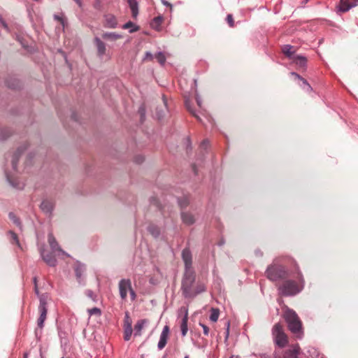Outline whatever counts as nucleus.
I'll return each instance as SVG.
<instances>
[{"mask_svg": "<svg viewBox=\"0 0 358 358\" xmlns=\"http://www.w3.org/2000/svg\"><path fill=\"white\" fill-rule=\"evenodd\" d=\"M296 279H284L277 287L278 294L282 296H294L299 294L305 287V279L299 267H296Z\"/></svg>", "mask_w": 358, "mask_h": 358, "instance_id": "nucleus-1", "label": "nucleus"}, {"mask_svg": "<svg viewBox=\"0 0 358 358\" xmlns=\"http://www.w3.org/2000/svg\"><path fill=\"white\" fill-rule=\"evenodd\" d=\"M195 280L196 274L194 271H185L180 288L185 298L193 299L206 291V287L203 284H198L196 287H194Z\"/></svg>", "mask_w": 358, "mask_h": 358, "instance_id": "nucleus-2", "label": "nucleus"}, {"mask_svg": "<svg viewBox=\"0 0 358 358\" xmlns=\"http://www.w3.org/2000/svg\"><path fill=\"white\" fill-rule=\"evenodd\" d=\"M284 318L287 323L289 330L299 338L303 334L302 323L294 310L287 308L285 311Z\"/></svg>", "mask_w": 358, "mask_h": 358, "instance_id": "nucleus-3", "label": "nucleus"}, {"mask_svg": "<svg viewBox=\"0 0 358 358\" xmlns=\"http://www.w3.org/2000/svg\"><path fill=\"white\" fill-rule=\"evenodd\" d=\"M265 275L269 280L276 282L288 278L289 271L285 266L273 262L267 266Z\"/></svg>", "mask_w": 358, "mask_h": 358, "instance_id": "nucleus-4", "label": "nucleus"}, {"mask_svg": "<svg viewBox=\"0 0 358 358\" xmlns=\"http://www.w3.org/2000/svg\"><path fill=\"white\" fill-rule=\"evenodd\" d=\"M119 292L120 298L122 301H126L127 293L129 292L131 301L136 299V294L131 286V282L129 279H122L118 284Z\"/></svg>", "mask_w": 358, "mask_h": 358, "instance_id": "nucleus-5", "label": "nucleus"}, {"mask_svg": "<svg viewBox=\"0 0 358 358\" xmlns=\"http://www.w3.org/2000/svg\"><path fill=\"white\" fill-rule=\"evenodd\" d=\"M272 334L275 343L280 348H284L288 343L287 335L283 331L282 326L280 323L275 324L272 329Z\"/></svg>", "mask_w": 358, "mask_h": 358, "instance_id": "nucleus-6", "label": "nucleus"}, {"mask_svg": "<svg viewBox=\"0 0 358 358\" xmlns=\"http://www.w3.org/2000/svg\"><path fill=\"white\" fill-rule=\"evenodd\" d=\"M47 299L48 296L46 294H41L39 297V306L38 310L40 315L37 320V325L40 329L43 328L44 322L47 317Z\"/></svg>", "mask_w": 358, "mask_h": 358, "instance_id": "nucleus-7", "label": "nucleus"}, {"mask_svg": "<svg viewBox=\"0 0 358 358\" xmlns=\"http://www.w3.org/2000/svg\"><path fill=\"white\" fill-rule=\"evenodd\" d=\"M182 259L185 264V271H194L192 268V255L188 248H185L182 251Z\"/></svg>", "mask_w": 358, "mask_h": 358, "instance_id": "nucleus-8", "label": "nucleus"}, {"mask_svg": "<svg viewBox=\"0 0 358 358\" xmlns=\"http://www.w3.org/2000/svg\"><path fill=\"white\" fill-rule=\"evenodd\" d=\"M170 329L168 325H165L161 332L159 336V341L157 344V348L159 350L164 349L167 344V341L169 337Z\"/></svg>", "mask_w": 358, "mask_h": 358, "instance_id": "nucleus-9", "label": "nucleus"}, {"mask_svg": "<svg viewBox=\"0 0 358 358\" xmlns=\"http://www.w3.org/2000/svg\"><path fill=\"white\" fill-rule=\"evenodd\" d=\"M358 5V0H340L338 10L340 12L345 13L350 8Z\"/></svg>", "mask_w": 358, "mask_h": 358, "instance_id": "nucleus-10", "label": "nucleus"}, {"mask_svg": "<svg viewBox=\"0 0 358 358\" xmlns=\"http://www.w3.org/2000/svg\"><path fill=\"white\" fill-rule=\"evenodd\" d=\"M41 255L43 259V261L50 266H55L57 264V259L52 252H46L45 250L43 248L40 249Z\"/></svg>", "mask_w": 358, "mask_h": 358, "instance_id": "nucleus-11", "label": "nucleus"}, {"mask_svg": "<svg viewBox=\"0 0 358 358\" xmlns=\"http://www.w3.org/2000/svg\"><path fill=\"white\" fill-rule=\"evenodd\" d=\"M300 347L299 344L292 345L289 349L285 351L284 358H299L300 353Z\"/></svg>", "mask_w": 358, "mask_h": 358, "instance_id": "nucleus-12", "label": "nucleus"}, {"mask_svg": "<svg viewBox=\"0 0 358 358\" xmlns=\"http://www.w3.org/2000/svg\"><path fill=\"white\" fill-rule=\"evenodd\" d=\"M104 27L106 28L114 29L117 27V21L115 15L106 14L104 15Z\"/></svg>", "mask_w": 358, "mask_h": 358, "instance_id": "nucleus-13", "label": "nucleus"}, {"mask_svg": "<svg viewBox=\"0 0 358 358\" xmlns=\"http://www.w3.org/2000/svg\"><path fill=\"white\" fill-rule=\"evenodd\" d=\"M75 273L76 279L80 284L83 283V275L86 270L85 266L81 263H78L75 266Z\"/></svg>", "mask_w": 358, "mask_h": 358, "instance_id": "nucleus-14", "label": "nucleus"}, {"mask_svg": "<svg viewBox=\"0 0 358 358\" xmlns=\"http://www.w3.org/2000/svg\"><path fill=\"white\" fill-rule=\"evenodd\" d=\"M94 43L96 46L99 57H102L105 55L106 50L105 43L98 37L94 38Z\"/></svg>", "mask_w": 358, "mask_h": 358, "instance_id": "nucleus-15", "label": "nucleus"}, {"mask_svg": "<svg viewBox=\"0 0 358 358\" xmlns=\"http://www.w3.org/2000/svg\"><path fill=\"white\" fill-rule=\"evenodd\" d=\"M48 243L50 244L51 249L53 251H58L61 252L62 254H66L65 252L61 249L55 238L52 234H48Z\"/></svg>", "mask_w": 358, "mask_h": 358, "instance_id": "nucleus-16", "label": "nucleus"}, {"mask_svg": "<svg viewBox=\"0 0 358 358\" xmlns=\"http://www.w3.org/2000/svg\"><path fill=\"white\" fill-rule=\"evenodd\" d=\"M187 322H188V311L187 309H185V315L182 317L180 323V329H181V334L182 336H185L187 331H188V327H187Z\"/></svg>", "mask_w": 358, "mask_h": 358, "instance_id": "nucleus-17", "label": "nucleus"}, {"mask_svg": "<svg viewBox=\"0 0 358 358\" xmlns=\"http://www.w3.org/2000/svg\"><path fill=\"white\" fill-rule=\"evenodd\" d=\"M27 149V147L19 148L13 154L12 157V166L14 170H16L18 160L22 152Z\"/></svg>", "mask_w": 358, "mask_h": 358, "instance_id": "nucleus-18", "label": "nucleus"}, {"mask_svg": "<svg viewBox=\"0 0 358 358\" xmlns=\"http://www.w3.org/2000/svg\"><path fill=\"white\" fill-rule=\"evenodd\" d=\"M148 322V320L146 319L139 320L137 321L136 324L134 326V336H141V331L143 329L144 326Z\"/></svg>", "mask_w": 358, "mask_h": 358, "instance_id": "nucleus-19", "label": "nucleus"}, {"mask_svg": "<svg viewBox=\"0 0 358 358\" xmlns=\"http://www.w3.org/2000/svg\"><path fill=\"white\" fill-rule=\"evenodd\" d=\"M131 11L134 18H136L138 15V3L136 0H127Z\"/></svg>", "mask_w": 358, "mask_h": 358, "instance_id": "nucleus-20", "label": "nucleus"}, {"mask_svg": "<svg viewBox=\"0 0 358 358\" xmlns=\"http://www.w3.org/2000/svg\"><path fill=\"white\" fill-rule=\"evenodd\" d=\"M292 62L297 66L301 68H304L307 64V59L306 57L302 55H296L292 59Z\"/></svg>", "mask_w": 358, "mask_h": 358, "instance_id": "nucleus-21", "label": "nucleus"}, {"mask_svg": "<svg viewBox=\"0 0 358 358\" xmlns=\"http://www.w3.org/2000/svg\"><path fill=\"white\" fill-rule=\"evenodd\" d=\"M163 20L164 18L161 15L154 17L152 22H150L151 27L157 31H159Z\"/></svg>", "mask_w": 358, "mask_h": 358, "instance_id": "nucleus-22", "label": "nucleus"}, {"mask_svg": "<svg viewBox=\"0 0 358 358\" xmlns=\"http://www.w3.org/2000/svg\"><path fill=\"white\" fill-rule=\"evenodd\" d=\"M41 209L45 213H51L53 210V204L52 202L45 200L41 203Z\"/></svg>", "mask_w": 358, "mask_h": 358, "instance_id": "nucleus-23", "label": "nucleus"}, {"mask_svg": "<svg viewBox=\"0 0 358 358\" xmlns=\"http://www.w3.org/2000/svg\"><path fill=\"white\" fill-rule=\"evenodd\" d=\"M293 46L291 45H285L282 48V52L283 54L289 59H292L295 55H294V52L292 51Z\"/></svg>", "mask_w": 358, "mask_h": 358, "instance_id": "nucleus-24", "label": "nucleus"}, {"mask_svg": "<svg viewBox=\"0 0 358 358\" xmlns=\"http://www.w3.org/2000/svg\"><path fill=\"white\" fill-rule=\"evenodd\" d=\"M6 84L8 86V87L13 90L18 89L20 87V80L15 78H10V79H8L6 81Z\"/></svg>", "mask_w": 358, "mask_h": 358, "instance_id": "nucleus-25", "label": "nucleus"}, {"mask_svg": "<svg viewBox=\"0 0 358 358\" xmlns=\"http://www.w3.org/2000/svg\"><path fill=\"white\" fill-rule=\"evenodd\" d=\"M181 218L182 222L187 225H191L194 222V218L193 215L189 213H182Z\"/></svg>", "mask_w": 358, "mask_h": 358, "instance_id": "nucleus-26", "label": "nucleus"}, {"mask_svg": "<svg viewBox=\"0 0 358 358\" xmlns=\"http://www.w3.org/2000/svg\"><path fill=\"white\" fill-rule=\"evenodd\" d=\"M122 28L124 29H129V32L131 34L138 31L140 29L138 25L132 22L131 21H129L124 24H123Z\"/></svg>", "mask_w": 358, "mask_h": 358, "instance_id": "nucleus-27", "label": "nucleus"}, {"mask_svg": "<svg viewBox=\"0 0 358 358\" xmlns=\"http://www.w3.org/2000/svg\"><path fill=\"white\" fill-rule=\"evenodd\" d=\"M102 38L106 40L114 41L121 38L122 36L115 32H106L102 34Z\"/></svg>", "mask_w": 358, "mask_h": 358, "instance_id": "nucleus-28", "label": "nucleus"}, {"mask_svg": "<svg viewBox=\"0 0 358 358\" xmlns=\"http://www.w3.org/2000/svg\"><path fill=\"white\" fill-rule=\"evenodd\" d=\"M147 229L148 231L155 238H157L160 234L159 228L154 224H150L148 227Z\"/></svg>", "mask_w": 358, "mask_h": 358, "instance_id": "nucleus-29", "label": "nucleus"}, {"mask_svg": "<svg viewBox=\"0 0 358 358\" xmlns=\"http://www.w3.org/2000/svg\"><path fill=\"white\" fill-rule=\"evenodd\" d=\"M6 178L9 183L17 189H22L24 187V183L20 181H15V180H13L9 174L6 173Z\"/></svg>", "mask_w": 358, "mask_h": 358, "instance_id": "nucleus-30", "label": "nucleus"}, {"mask_svg": "<svg viewBox=\"0 0 358 358\" xmlns=\"http://www.w3.org/2000/svg\"><path fill=\"white\" fill-rule=\"evenodd\" d=\"M132 334L131 324H129L124 327V339L127 341H129Z\"/></svg>", "mask_w": 358, "mask_h": 358, "instance_id": "nucleus-31", "label": "nucleus"}, {"mask_svg": "<svg viewBox=\"0 0 358 358\" xmlns=\"http://www.w3.org/2000/svg\"><path fill=\"white\" fill-rule=\"evenodd\" d=\"M220 315V310L218 308H212L210 310V320L213 322H216Z\"/></svg>", "mask_w": 358, "mask_h": 358, "instance_id": "nucleus-32", "label": "nucleus"}, {"mask_svg": "<svg viewBox=\"0 0 358 358\" xmlns=\"http://www.w3.org/2000/svg\"><path fill=\"white\" fill-rule=\"evenodd\" d=\"M53 17L55 20L58 21L62 25V27L64 28V27L66 24V20L64 17V13H61L59 15L55 14L53 15Z\"/></svg>", "mask_w": 358, "mask_h": 358, "instance_id": "nucleus-33", "label": "nucleus"}, {"mask_svg": "<svg viewBox=\"0 0 358 358\" xmlns=\"http://www.w3.org/2000/svg\"><path fill=\"white\" fill-rule=\"evenodd\" d=\"M155 58L157 60V62L162 65L164 66L166 62V57L162 52H158L155 55Z\"/></svg>", "mask_w": 358, "mask_h": 358, "instance_id": "nucleus-34", "label": "nucleus"}, {"mask_svg": "<svg viewBox=\"0 0 358 358\" xmlns=\"http://www.w3.org/2000/svg\"><path fill=\"white\" fill-rule=\"evenodd\" d=\"M8 234L10 236V241L13 244H16L18 247H20V243L19 242V240H18V237H17V235L12 231H10L8 232Z\"/></svg>", "mask_w": 358, "mask_h": 358, "instance_id": "nucleus-35", "label": "nucleus"}, {"mask_svg": "<svg viewBox=\"0 0 358 358\" xmlns=\"http://www.w3.org/2000/svg\"><path fill=\"white\" fill-rule=\"evenodd\" d=\"M8 217H9L10 220H12L14 224H15L17 226L20 227L21 225V222L20 221V219L15 215V213H10L8 214Z\"/></svg>", "mask_w": 358, "mask_h": 358, "instance_id": "nucleus-36", "label": "nucleus"}, {"mask_svg": "<svg viewBox=\"0 0 358 358\" xmlns=\"http://www.w3.org/2000/svg\"><path fill=\"white\" fill-rule=\"evenodd\" d=\"M11 135V132L9 129H6L2 130V131L0 134V140H6L8 136Z\"/></svg>", "mask_w": 358, "mask_h": 358, "instance_id": "nucleus-37", "label": "nucleus"}, {"mask_svg": "<svg viewBox=\"0 0 358 358\" xmlns=\"http://www.w3.org/2000/svg\"><path fill=\"white\" fill-rule=\"evenodd\" d=\"M87 311H88V313L90 315H96L100 316L101 315V311L100 308H96V307L92 308L91 309H88Z\"/></svg>", "mask_w": 358, "mask_h": 358, "instance_id": "nucleus-38", "label": "nucleus"}, {"mask_svg": "<svg viewBox=\"0 0 358 358\" xmlns=\"http://www.w3.org/2000/svg\"><path fill=\"white\" fill-rule=\"evenodd\" d=\"M85 294L87 297L91 299L93 301H96V295L94 294V292L91 289H87L85 291Z\"/></svg>", "mask_w": 358, "mask_h": 358, "instance_id": "nucleus-39", "label": "nucleus"}, {"mask_svg": "<svg viewBox=\"0 0 358 358\" xmlns=\"http://www.w3.org/2000/svg\"><path fill=\"white\" fill-rule=\"evenodd\" d=\"M226 20L230 27H234V25H235L233 15L231 14H228L227 15Z\"/></svg>", "mask_w": 358, "mask_h": 358, "instance_id": "nucleus-40", "label": "nucleus"}, {"mask_svg": "<svg viewBox=\"0 0 358 358\" xmlns=\"http://www.w3.org/2000/svg\"><path fill=\"white\" fill-rule=\"evenodd\" d=\"M178 203L180 206L183 208L187 206L189 201L187 198L180 199H178Z\"/></svg>", "mask_w": 358, "mask_h": 358, "instance_id": "nucleus-41", "label": "nucleus"}, {"mask_svg": "<svg viewBox=\"0 0 358 358\" xmlns=\"http://www.w3.org/2000/svg\"><path fill=\"white\" fill-rule=\"evenodd\" d=\"M185 106L187 108V110L195 117H196L199 120H200V118L199 117V116L195 113V112L192 109L188 101H186L185 102Z\"/></svg>", "mask_w": 358, "mask_h": 358, "instance_id": "nucleus-42", "label": "nucleus"}, {"mask_svg": "<svg viewBox=\"0 0 358 358\" xmlns=\"http://www.w3.org/2000/svg\"><path fill=\"white\" fill-rule=\"evenodd\" d=\"M300 80L302 82L303 85L306 87V90L310 92L313 90L312 87L310 85V84L308 83V81L305 78H302Z\"/></svg>", "mask_w": 358, "mask_h": 358, "instance_id": "nucleus-43", "label": "nucleus"}, {"mask_svg": "<svg viewBox=\"0 0 358 358\" xmlns=\"http://www.w3.org/2000/svg\"><path fill=\"white\" fill-rule=\"evenodd\" d=\"M199 325L203 329V334L205 336H208V334H209V328L206 324H203L201 322H199Z\"/></svg>", "mask_w": 358, "mask_h": 358, "instance_id": "nucleus-44", "label": "nucleus"}, {"mask_svg": "<svg viewBox=\"0 0 358 358\" xmlns=\"http://www.w3.org/2000/svg\"><path fill=\"white\" fill-rule=\"evenodd\" d=\"M0 24L2 27L7 31H9V28L6 22L3 19L2 16L0 15Z\"/></svg>", "mask_w": 358, "mask_h": 358, "instance_id": "nucleus-45", "label": "nucleus"}, {"mask_svg": "<svg viewBox=\"0 0 358 358\" xmlns=\"http://www.w3.org/2000/svg\"><path fill=\"white\" fill-rule=\"evenodd\" d=\"M138 113H140L141 117V120L143 121L144 117H145V107L143 106H141L139 108Z\"/></svg>", "mask_w": 358, "mask_h": 358, "instance_id": "nucleus-46", "label": "nucleus"}, {"mask_svg": "<svg viewBox=\"0 0 358 358\" xmlns=\"http://www.w3.org/2000/svg\"><path fill=\"white\" fill-rule=\"evenodd\" d=\"M226 331H225V339H227L229 338V327H230V322L227 321L226 322Z\"/></svg>", "mask_w": 358, "mask_h": 358, "instance_id": "nucleus-47", "label": "nucleus"}, {"mask_svg": "<svg viewBox=\"0 0 358 358\" xmlns=\"http://www.w3.org/2000/svg\"><path fill=\"white\" fill-rule=\"evenodd\" d=\"M34 282L35 293L38 296V298H39L41 295L39 294V290L38 289L37 282H36V277L34 278Z\"/></svg>", "mask_w": 358, "mask_h": 358, "instance_id": "nucleus-48", "label": "nucleus"}, {"mask_svg": "<svg viewBox=\"0 0 358 358\" xmlns=\"http://www.w3.org/2000/svg\"><path fill=\"white\" fill-rule=\"evenodd\" d=\"M131 324V321L130 320V317L129 316V313L128 312L126 313L125 314V320H124V325H127V324Z\"/></svg>", "mask_w": 358, "mask_h": 358, "instance_id": "nucleus-49", "label": "nucleus"}, {"mask_svg": "<svg viewBox=\"0 0 358 358\" xmlns=\"http://www.w3.org/2000/svg\"><path fill=\"white\" fill-rule=\"evenodd\" d=\"M208 144H209V141H208V140L205 139V140H203V141L201 142V148H204V149H206V148L208 147Z\"/></svg>", "mask_w": 358, "mask_h": 358, "instance_id": "nucleus-50", "label": "nucleus"}, {"mask_svg": "<svg viewBox=\"0 0 358 358\" xmlns=\"http://www.w3.org/2000/svg\"><path fill=\"white\" fill-rule=\"evenodd\" d=\"M155 57L150 52H147L145 53V59H148L150 60H152Z\"/></svg>", "mask_w": 358, "mask_h": 358, "instance_id": "nucleus-51", "label": "nucleus"}, {"mask_svg": "<svg viewBox=\"0 0 358 358\" xmlns=\"http://www.w3.org/2000/svg\"><path fill=\"white\" fill-rule=\"evenodd\" d=\"M291 75L294 76L295 78L301 80L303 77H301L299 74L295 72H292Z\"/></svg>", "mask_w": 358, "mask_h": 358, "instance_id": "nucleus-52", "label": "nucleus"}, {"mask_svg": "<svg viewBox=\"0 0 358 358\" xmlns=\"http://www.w3.org/2000/svg\"><path fill=\"white\" fill-rule=\"evenodd\" d=\"M161 2L164 6H169L171 8H172V5L170 3H169L167 1H166V0H161Z\"/></svg>", "mask_w": 358, "mask_h": 358, "instance_id": "nucleus-53", "label": "nucleus"}, {"mask_svg": "<svg viewBox=\"0 0 358 358\" xmlns=\"http://www.w3.org/2000/svg\"><path fill=\"white\" fill-rule=\"evenodd\" d=\"M196 103L198 104V106L199 107H201V98L199 97V96L196 95Z\"/></svg>", "mask_w": 358, "mask_h": 358, "instance_id": "nucleus-54", "label": "nucleus"}, {"mask_svg": "<svg viewBox=\"0 0 358 358\" xmlns=\"http://www.w3.org/2000/svg\"><path fill=\"white\" fill-rule=\"evenodd\" d=\"M143 160H144V158H143V157H141V156L137 157L136 158V162L137 163H138V164H140V163L143 162Z\"/></svg>", "mask_w": 358, "mask_h": 358, "instance_id": "nucleus-55", "label": "nucleus"}, {"mask_svg": "<svg viewBox=\"0 0 358 358\" xmlns=\"http://www.w3.org/2000/svg\"><path fill=\"white\" fill-rule=\"evenodd\" d=\"M186 143H187V148H190L191 149V142H190V139L189 138H186Z\"/></svg>", "mask_w": 358, "mask_h": 358, "instance_id": "nucleus-56", "label": "nucleus"}, {"mask_svg": "<svg viewBox=\"0 0 358 358\" xmlns=\"http://www.w3.org/2000/svg\"><path fill=\"white\" fill-rule=\"evenodd\" d=\"M256 253H257V255H258L259 256H262V255H263V253L260 250H257Z\"/></svg>", "mask_w": 358, "mask_h": 358, "instance_id": "nucleus-57", "label": "nucleus"}, {"mask_svg": "<svg viewBox=\"0 0 358 358\" xmlns=\"http://www.w3.org/2000/svg\"><path fill=\"white\" fill-rule=\"evenodd\" d=\"M192 168H193V171H194V173L196 174L197 171H196L195 166L194 165Z\"/></svg>", "mask_w": 358, "mask_h": 358, "instance_id": "nucleus-58", "label": "nucleus"}, {"mask_svg": "<svg viewBox=\"0 0 358 358\" xmlns=\"http://www.w3.org/2000/svg\"><path fill=\"white\" fill-rule=\"evenodd\" d=\"M163 99H164V104L166 105V100H165V99H164V96H163Z\"/></svg>", "mask_w": 358, "mask_h": 358, "instance_id": "nucleus-59", "label": "nucleus"}, {"mask_svg": "<svg viewBox=\"0 0 358 358\" xmlns=\"http://www.w3.org/2000/svg\"><path fill=\"white\" fill-rule=\"evenodd\" d=\"M185 358H189V356H188V355H186V356L185 357Z\"/></svg>", "mask_w": 358, "mask_h": 358, "instance_id": "nucleus-60", "label": "nucleus"}, {"mask_svg": "<svg viewBox=\"0 0 358 358\" xmlns=\"http://www.w3.org/2000/svg\"><path fill=\"white\" fill-rule=\"evenodd\" d=\"M62 358H64V357H62Z\"/></svg>", "mask_w": 358, "mask_h": 358, "instance_id": "nucleus-61", "label": "nucleus"}, {"mask_svg": "<svg viewBox=\"0 0 358 358\" xmlns=\"http://www.w3.org/2000/svg\"><path fill=\"white\" fill-rule=\"evenodd\" d=\"M24 358H26V357H24Z\"/></svg>", "mask_w": 358, "mask_h": 358, "instance_id": "nucleus-62", "label": "nucleus"}]
</instances>
